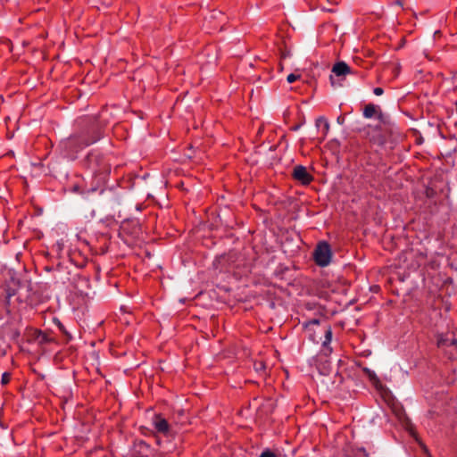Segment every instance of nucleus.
<instances>
[{"instance_id": "obj_1", "label": "nucleus", "mask_w": 457, "mask_h": 457, "mask_svg": "<svg viewBox=\"0 0 457 457\" xmlns=\"http://www.w3.org/2000/svg\"><path fill=\"white\" fill-rule=\"evenodd\" d=\"M362 132L363 136L374 145L383 146L386 143H395L400 138V130L388 114L379 111L378 121L375 125H368L362 129L354 128Z\"/></svg>"}, {"instance_id": "obj_2", "label": "nucleus", "mask_w": 457, "mask_h": 457, "mask_svg": "<svg viewBox=\"0 0 457 457\" xmlns=\"http://www.w3.org/2000/svg\"><path fill=\"white\" fill-rule=\"evenodd\" d=\"M102 137V127L98 120H94L80 133L74 134L61 142L66 151L78 152L80 149L97 142Z\"/></svg>"}, {"instance_id": "obj_3", "label": "nucleus", "mask_w": 457, "mask_h": 457, "mask_svg": "<svg viewBox=\"0 0 457 457\" xmlns=\"http://www.w3.org/2000/svg\"><path fill=\"white\" fill-rule=\"evenodd\" d=\"M332 258V250L329 244L326 241H320L316 245L313 252L315 263L320 267H327Z\"/></svg>"}, {"instance_id": "obj_4", "label": "nucleus", "mask_w": 457, "mask_h": 457, "mask_svg": "<svg viewBox=\"0 0 457 457\" xmlns=\"http://www.w3.org/2000/svg\"><path fill=\"white\" fill-rule=\"evenodd\" d=\"M292 177L302 185H309L312 180L313 177L307 171L306 167L303 165H296L292 172Z\"/></svg>"}, {"instance_id": "obj_5", "label": "nucleus", "mask_w": 457, "mask_h": 457, "mask_svg": "<svg viewBox=\"0 0 457 457\" xmlns=\"http://www.w3.org/2000/svg\"><path fill=\"white\" fill-rule=\"evenodd\" d=\"M154 428L164 435H169L170 433V425L168 421L162 418L161 415H155L154 419Z\"/></svg>"}, {"instance_id": "obj_6", "label": "nucleus", "mask_w": 457, "mask_h": 457, "mask_svg": "<svg viewBox=\"0 0 457 457\" xmlns=\"http://www.w3.org/2000/svg\"><path fill=\"white\" fill-rule=\"evenodd\" d=\"M332 73H334L337 77H341L351 74L353 71L345 62L340 61L334 64L332 68Z\"/></svg>"}, {"instance_id": "obj_7", "label": "nucleus", "mask_w": 457, "mask_h": 457, "mask_svg": "<svg viewBox=\"0 0 457 457\" xmlns=\"http://www.w3.org/2000/svg\"><path fill=\"white\" fill-rule=\"evenodd\" d=\"M343 457H369V453L363 447L354 448L347 446L344 449Z\"/></svg>"}, {"instance_id": "obj_8", "label": "nucleus", "mask_w": 457, "mask_h": 457, "mask_svg": "<svg viewBox=\"0 0 457 457\" xmlns=\"http://www.w3.org/2000/svg\"><path fill=\"white\" fill-rule=\"evenodd\" d=\"M86 162L89 168L93 170H96V168L101 164L102 157L99 154L91 152L87 155Z\"/></svg>"}, {"instance_id": "obj_9", "label": "nucleus", "mask_w": 457, "mask_h": 457, "mask_svg": "<svg viewBox=\"0 0 457 457\" xmlns=\"http://www.w3.org/2000/svg\"><path fill=\"white\" fill-rule=\"evenodd\" d=\"M379 111H381V109L378 106L373 104H369L363 109V116L367 119L377 116V120H378Z\"/></svg>"}, {"instance_id": "obj_10", "label": "nucleus", "mask_w": 457, "mask_h": 457, "mask_svg": "<svg viewBox=\"0 0 457 457\" xmlns=\"http://www.w3.org/2000/svg\"><path fill=\"white\" fill-rule=\"evenodd\" d=\"M332 340V329L330 326H328L325 330V339L322 342V346L325 347L328 353L332 352V348L329 347L330 342Z\"/></svg>"}, {"instance_id": "obj_11", "label": "nucleus", "mask_w": 457, "mask_h": 457, "mask_svg": "<svg viewBox=\"0 0 457 457\" xmlns=\"http://www.w3.org/2000/svg\"><path fill=\"white\" fill-rule=\"evenodd\" d=\"M319 122H322L324 128V135L326 136L329 130V123L328 120L322 116L319 117L315 121V125L317 128H319Z\"/></svg>"}, {"instance_id": "obj_12", "label": "nucleus", "mask_w": 457, "mask_h": 457, "mask_svg": "<svg viewBox=\"0 0 457 457\" xmlns=\"http://www.w3.org/2000/svg\"><path fill=\"white\" fill-rule=\"evenodd\" d=\"M363 371L367 374V376L369 377V378L371 381H378V378L376 373L374 371H372L371 370H370L369 368H364Z\"/></svg>"}, {"instance_id": "obj_13", "label": "nucleus", "mask_w": 457, "mask_h": 457, "mask_svg": "<svg viewBox=\"0 0 457 457\" xmlns=\"http://www.w3.org/2000/svg\"><path fill=\"white\" fill-rule=\"evenodd\" d=\"M260 457H277V455L270 449L267 448L261 453Z\"/></svg>"}, {"instance_id": "obj_14", "label": "nucleus", "mask_w": 457, "mask_h": 457, "mask_svg": "<svg viewBox=\"0 0 457 457\" xmlns=\"http://www.w3.org/2000/svg\"><path fill=\"white\" fill-rule=\"evenodd\" d=\"M11 378V373L9 372H4L1 378L2 385H6L9 383Z\"/></svg>"}, {"instance_id": "obj_15", "label": "nucleus", "mask_w": 457, "mask_h": 457, "mask_svg": "<svg viewBox=\"0 0 457 457\" xmlns=\"http://www.w3.org/2000/svg\"><path fill=\"white\" fill-rule=\"evenodd\" d=\"M299 78H300V76H299V75H295V74H294V73H291V74H289V75L287 76V81L288 83H293V82H295L296 79H298Z\"/></svg>"}, {"instance_id": "obj_16", "label": "nucleus", "mask_w": 457, "mask_h": 457, "mask_svg": "<svg viewBox=\"0 0 457 457\" xmlns=\"http://www.w3.org/2000/svg\"><path fill=\"white\" fill-rule=\"evenodd\" d=\"M320 324V320L319 319H312L307 322L304 323V327L307 328L309 327L310 325H319Z\"/></svg>"}, {"instance_id": "obj_17", "label": "nucleus", "mask_w": 457, "mask_h": 457, "mask_svg": "<svg viewBox=\"0 0 457 457\" xmlns=\"http://www.w3.org/2000/svg\"><path fill=\"white\" fill-rule=\"evenodd\" d=\"M20 331L17 330V329H14L12 331V335H11V337L12 340H16L19 337H20Z\"/></svg>"}, {"instance_id": "obj_18", "label": "nucleus", "mask_w": 457, "mask_h": 457, "mask_svg": "<svg viewBox=\"0 0 457 457\" xmlns=\"http://www.w3.org/2000/svg\"><path fill=\"white\" fill-rule=\"evenodd\" d=\"M329 80H330L331 86H332L333 87H336L337 86H341V84H340V83H337V82H336V79H335V78H334V76H333V75H330V76H329Z\"/></svg>"}, {"instance_id": "obj_19", "label": "nucleus", "mask_w": 457, "mask_h": 457, "mask_svg": "<svg viewBox=\"0 0 457 457\" xmlns=\"http://www.w3.org/2000/svg\"><path fill=\"white\" fill-rule=\"evenodd\" d=\"M373 93L376 95V96H381L383 93H384V90L382 87H375L373 89Z\"/></svg>"}, {"instance_id": "obj_20", "label": "nucleus", "mask_w": 457, "mask_h": 457, "mask_svg": "<svg viewBox=\"0 0 457 457\" xmlns=\"http://www.w3.org/2000/svg\"><path fill=\"white\" fill-rule=\"evenodd\" d=\"M345 118L344 115H340L337 119V122L340 125H343L345 123Z\"/></svg>"}, {"instance_id": "obj_21", "label": "nucleus", "mask_w": 457, "mask_h": 457, "mask_svg": "<svg viewBox=\"0 0 457 457\" xmlns=\"http://www.w3.org/2000/svg\"><path fill=\"white\" fill-rule=\"evenodd\" d=\"M446 340H445L444 338H439L437 340V345L440 347V346H444V345H446Z\"/></svg>"}, {"instance_id": "obj_22", "label": "nucleus", "mask_w": 457, "mask_h": 457, "mask_svg": "<svg viewBox=\"0 0 457 457\" xmlns=\"http://www.w3.org/2000/svg\"><path fill=\"white\" fill-rule=\"evenodd\" d=\"M289 54H290V52H289V51H281V52H280V57H281L282 59L287 58V56H289Z\"/></svg>"}, {"instance_id": "obj_23", "label": "nucleus", "mask_w": 457, "mask_h": 457, "mask_svg": "<svg viewBox=\"0 0 457 457\" xmlns=\"http://www.w3.org/2000/svg\"><path fill=\"white\" fill-rule=\"evenodd\" d=\"M301 128V124H296L291 128V130L296 131Z\"/></svg>"}, {"instance_id": "obj_24", "label": "nucleus", "mask_w": 457, "mask_h": 457, "mask_svg": "<svg viewBox=\"0 0 457 457\" xmlns=\"http://www.w3.org/2000/svg\"><path fill=\"white\" fill-rule=\"evenodd\" d=\"M139 445L142 446V447H145L146 449L149 448V445L147 444H145L144 441H141Z\"/></svg>"}, {"instance_id": "obj_25", "label": "nucleus", "mask_w": 457, "mask_h": 457, "mask_svg": "<svg viewBox=\"0 0 457 457\" xmlns=\"http://www.w3.org/2000/svg\"><path fill=\"white\" fill-rule=\"evenodd\" d=\"M449 345H457V339H453Z\"/></svg>"}, {"instance_id": "obj_26", "label": "nucleus", "mask_w": 457, "mask_h": 457, "mask_svg": "<svg viewBox=\"0 0 457 457\" xmlns=\"http://www.w3.org/2000/svg\"><path fill=\"white\" fill-rule=\"evenodd\" d=\"M395 4L396 5L403 6V2H402V0H396V1L395 2Z\"/></svg>"}, {"instance_id": "obj_27", "label": "nucleus", "mask_w": 457, "mask_h": 457, "mask_svg": "<svg viewBox=\"0 0 457 457\" xmlns=\"http://www.w3.org/2000/svg\"><path fill=\"white\" fill-rule=\"evenodd\" d=\"M336 376L338 377L339 382L341 383L343 378H342L341 375H339L338 371H337Z\"/></svg>"}, {"instance_id": "obj_28", "label": "nucleus", "mask_w": 457, "mask_h": 457, "mask_svg": "<svg viewBox=\"0 0 457 457\" xmlns=\"http://www.w3.org/2000/svg\"><path fill=\"white\" fill-rule=\"evenodd\" d=\"M73 191H74V192H79V186H74V187H73Z\"/></svg>"}, {"instance_id": "obj_29", "label": "nucleus", "mask_w": 457, "mask_h": 457, "mask_svg": "<svg viewBox=\"0 0 457 457\" xmlns=\"http://www.w3.org/2000/svg\"><path fill=\"white\" fill-rule=\"evenodd\" d=\"M59 327H60V328L62 329V331L63 333L68 334V333L65 331L64 327H63L62 325H61V324H60V326H59Z\"/></svg>"}, {"instance_id": "obj_30", "label": "nucleus", "mask_w": 457, "mask_h": 457, "mask_svg": "<svg viewBox=\"0 0 457 457\" xmlns=\"http://www.w3.org/2000/svg\"><path fill=\"white\" fill-rule=\"evenodd\" d=\"M84 266H85V262H83L82 263H80V264L79 265V268H83Z\"/></svg>"}, {"instance_id": "obj_31", "label": "nucleus", "mask_w": 457, "mask_h": 457, "mask_svg": "<svg viewBox=\"0 0 457 457\" xmlns=\"http://www.w3.org/2000/svg\"><path fill=\"white\" fill-rule=\"evenodd\" d=\"M261 368H264L263 363H260Z\"/></svg>"}]
</instances>
